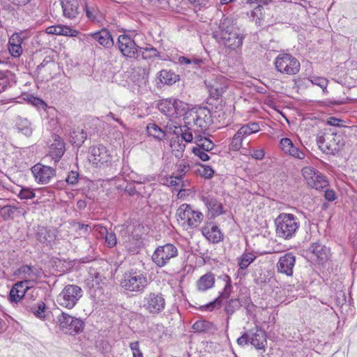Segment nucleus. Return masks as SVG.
Returning <instances> with one entry per match:
<instances>
[{"label": "nucleus", "instance_id": "nucleus-1", "mask_svg": "<svg viewBox=\"0 0 357 357\" xmlns=\"http://www.w3.org/2000/svg\"><path fill=\"white\" fill-rule=\"evenodd\" d=\"M345 142V135L342 132H321L317 137L319 149L326 154L335 155L344 147Z\"/></svg>", "mask_w": 357, "mask_h": 357}, {"label": "nucleus", "instance_id": "nucleus-2", "mask_svg": "<svg viewBox=\"0 0 357 357\" xmlns=\"http://www.w3.org/2000/svg\"><path fill=\"white\" fill-rule=\"evenodd\" d=\"M276 234L285 240L296 235L300 227L298 218L291 213H281L275 220Z\"/></svg>", "mask_w": 357, "mask_h": 357}, {"label": "nucleus", "instance_id": "nucleus-3", "mask_svg": "<svg viewBox=\"0 0 357 357\" xmlns=\"http://www.w3.org/2000/svg\"><path fill=\"white\" fill-rule=\"evenodd\" d=\"M183 120L186 126L205 131L211 121V112L206 107L192 109L185 113Z\"/></svg>", "mask_w": 357, "mask_h": 357}, {"label": "nucleus", "instance_id": "nucleus-4", "mask_svg": "<svg viewBox=\"0 0 357 357\" xmlns=\"http://www.w3.org/2000/svg\"><path fill=\"white\" fill-rule=\"evenodd\" d=\"M82 289L77 284H67L56 296V303L62 307L71 310L83 296Z\"/></svg>", "mask_w": 357, "mask_h": 357}, {"label": "nucleus", "instance_id": "nucleus-5", "mask_svg": "<svg viewBox=\"0 0 357 357\" xmlns=\"http://www.w3.org/2000/svg\"><path fill=\"white\" fill-rule=\"evenodd\" d=\"M148 284L146 276L136 270L126 271L121 282V287L129 291L141 293Z\"/></svg>", "mask_w": 357, "mask_h": 357}, {"label": "nucleus", "instance_id": "nucleus-6", "mask_svg": "<svg viewBox=\"0 0 357 357\" xmlns=\"http://www.w3.org/2000/svg\"><path fill=\"white\" fill-rule=\"evenodd\" d=\"M274 66L278 72L287 75L297 74L301 68L300 62L295 56L284 52L276 56Z\"/></svg>", "mask_w": 357, "mask_h": 357}, {"label": "nucleus", "instance_id": "nucleus-7", "mask_svg": "<svg viewBox=\"0 0 357 357\" xmlns=\"http://www.w3.org/2000/svg\"><path fill=\"white\" fill-rule=\"evenodd\" d=\"M176 215L183 225H187L191 228L197 227L204 218L201 212L192 210L187 204H183L178 207Z\"/></svg>", "mask_w": 357, "mask_h": 357}, {"label": "nucleus", "instance_id": "nucleus-8", "mask_svg": "<svg viewBox=\"0 0 357 357\" xmlns=\"http://www.w3.org/2000/svg\"><path fill=\"white\" fill-rule=\"evenodd\" d=\"M301 173L308 186L317 190H324L328 186V181L318 170L312 167H305Z\"/></svg>", "mask_w": 357, "mask_h": 357}, {"label": "nucleus", "instance_id": "nucleus-9", "mask_svg": "<svg viewBox=\"0 0 357 357\" xmlns=\"http://www.w3.org/2000/svg\"><path fill=\"white\" fill-rule=\"evenodd\" d=\"M135 228L133 226H127L121 230V237L119 243L122 244L125 248L130 253L138 252V249L142 245L141 238L138 234H134Z\"/></svg>", "mask_w": 357, "mask_h": 357}, {"label": "nucleus", "instance_id": "nucleus-10", "mask_svg": "<svg viewBox=\"0 0 357 357\" xmlns=\"http://www.w3.org/2000/svg\"><path fill=\"white\" fill-rule=\"evenodd\" d=\"M227 20H224L220 25L221 29L220 38L225 46L231 50L240 47L243 41V36L232 30V27L226 25Z\"/></svg>", "mask_w": 357, "mask_h": 357}, {"label": "nucleus", "instance_id": "nucleus-11", "mask_svg": "<svg viewBox=\"0 0 357 357\" xmlns=\"http://www.w3.org/2000/svg\"><path fill=\"white\" fill-rule=\"evenodd\" d=\"M58 321L60 327L70 335L80 333L84 327V323L82 319L72 317L65 312H62L58 317Z\"/></svg>", "mask_w": 357, "mask_h": 357}, {"label": "nucleus", "instance_id": "nucleus-12", "mask_svg": "<svg viewBox=\"0 0 357 357\" xmlns=\"http://www.w3.org/2000/svg\"><path fill=\"white\" fill-rule=\"evenodd\" d=\"M116 46L123 56L132 59L139 58L138 46L130 36L127 34L120 35L117 40Z\"/></svg>", "mask_w": 357, "mask_h": 357}, {"label": "nucleus", "instance_id": "nucleus-13", "mask_svg": "<svg viewBox=\"0 0 357 357\" xmlns=\"http://www.w3.org/2000/svg\"><path fill=\"white\" fill-rule=\"evenodd\" d=\"M210 96L214 99H218L225 92L228 87V79L223 75H218L211 79L205 80Z\"/></svg>", "mask_w": 357, "mask_h": 357}, {"label": "nucleus", "instance_id": "nucleus-14", "mask_svg": "<svg viewBox=\"0 0 357 357\" xmlns=\"http://www.w3.org/2000/svg\"><path fill=\"white\" fill-rule=\"evenodd\" d=\"M31 172L38 183H48L56 175L55 169L38 163L31 167Z\"/></svg>", "mask_w": 357, "mask_h": 357}, {"label": "nucleus", "instance_id": "nucleus-15", "mask_svg": "<svg viewBox=\"0 0 357 357\" xmlns=\"http://www.w3.org/2000/svg\"><path fill=\"white\" fill-rule=\"evenodd\" d=\"M226 284L224 287L223 291L220 295L215 298L214 301L209 303L202 306L200 308L202 310L213 311L215 308H219L221 306L223 299H227L231 295L232 291L231 280L229 276H225Z\"/></svg>", "mask_w": 357, "mask_h": 357}, {"label": "nucleus", "instance_id": "nucleus-16", "mask_svg": "<svg viewBox=\"0 0 357 357\" xmlns=\"http://www.w3.org/2000/svg\"><path fill=\"white\" fill-rule=\"evenodd\" d=\"M89 152L90 162L97 166L99 165L107 164L111 159L110 154L107 149L105 146L101 144L91 147Z\"/></svg>", "mask_w": 357, "mask_h": 357}, {"label": "nucleus", "instance_id": "nucleus-17", "mask_svg": "<svg viewBox=\"0 0 357 357\" xmlns=\"http://www.w3.org/2000/svg\"><path fill=\"white\" fill-rule=\"evenodd\" d=\"M29 289V281L16 282L11 288L9 294V301L12 303H20L24 306L26 293Z\"/></svg>", "mask_w": 357, "mask_h": 357}, {"label": "nucleus", "instance_id": "nucleus-18", "mask_svg": "<svg viewBox=\"0 0 357 357\" xmlns=\"http://www.w3.org/2000/svg\"><path fill=\"white\" fill-rule=\"evenodd\" d=\"M178 250L172 243L158 246V267L164 266L170 259L176 257Z\"/></svg>", "mask_w": 357, "mask_h": 357}, {"label": "nucleus", "instance_id": "nucleus-19", "mask_svg": "<svg viewBox=\"0 0 357 357\" xmlns=\"http://www.w3.org/2000/svg\"><path fill=\"white\" fill-rule=\"evenodd\" d=\"M295 262L296 257L291 252L287 253L284 256L280 257L277 264L278 272L287 276H291Z\"/></svg>", "mask_w": 357, "mask_h": 357}, {"label": "nucleus", "instance_id": "nucleus-20", "mask_svg": "<svg viewBox=\"0 0 357 357\" xmlns=\"http://www.w3.org/2000/svg\"><path fill=\"white\" fill-rule=\"evenodd\" d=\"M54 142L50 146L49 155L57 162L60 160L65 152V143L59 135H54Z\"/></svg>", "mask_w": 357, "mask_h": 357}, {"label": "nucleus", "instance_id": "nucleus-21", "mask_svg": "<svg viewBox=\"0 0 357 357\" xmlns=\"http://www.w3.org/2000/svg\"><path fill=\"white\" fill-rule=\"evenodd\" d=\"M61 5L63 16L69 19H75L80 13L79 2L78 0H61Z\"/></svg>", "mask_w": 357, "mask_h": 357}, {"label": "nucleus", "instance_id": "nucleus-22", "mask_svg": "<svg viewBox=\"0 0 357 357\" xmlns=\"http://www.w3.org/2000/svg\"><path fill=\"white\" fill-rule=\"evenodd\" d=\"M201 200L204 202L208 211L212 213L213 216H219L225 213L223 210L222 204L215 197L211 195H202Z\"/></svg>", "mask_w": 357, "mask_h": 357}, {"label": "nucleus", "instance_id": "nucleus-23", "mask_svg": "<svg viewBox=\"0 0 357 357\" xmlns=\"http://www.w3.org/2000/svg\"><path fill=\"white\" fill-rule=\"evenodd\" d=\"M18 272L21 277L24 279V281H29V284L40 278L43 273L40 269L29 265L22 266L19 268Z\"/></svg>", "mask_w": 357, "mask_h": 357}, {"label": "nucleus", "instance_id": "nucleus-24", "mask_svg": "<svg viewBox=\"0 0 357 357\" xmlns=\"http://www.w3.org/2000/svg\"><path fill=\"white\" fill-rule=\"evenodd\" d=\"M266 335L264 330L258 327L250 329V344L257 349H264Z\"/></svg>", "mask_w": 357, "mask_h": 357}, {"label": "nucleus", "instance_id": "nucleus-25", "mask_svg": "<svg viewBox=\"0 0 357 357\" xmlns=\"http://www.w3.org/2000/svg\"><path fill=\"white\" fill-rule=\"evenodd\" d=\"M87 19L91 22H99L101 18V13L97 6L92 1L88 0H80Z\"/></svg>", "mask_w": 357, "mask_h": 357}, {"label": "nucleus", "instance_id": "nucleus-26", "mask_svg": "<svg viewBox=\"0 0 357 357\" xmlns=\"http://www.w3.org/2000/svg\"><path fill=\"white\" fill-rule=\"evenodd\" d=\"M202 234L212 243H218L223 240V234L216 225L205 226L202 230Z\"/></svg>", "mask_w": 357, "mask_h": 357}, {"label": "nucleus", "instance_id": "nucleus-27", "mask_svg": "<svg viewBox=\"0 0 357 357\" xmlns=\"http://www.w3.org/2000/svg\"><path fill=\"white\" fill-rule=\"evenodd\" d=\"M21 33H13L8 41V51L12 56L18 58L22 53Z\"/></svg>", "mask_w": 357, "mask_h": 357}, {"label": "nucleus", "instance_id": "nucleus-28", "mask_svg": "<svg viewBox=\"0 0 357 357\" xmlns=\"http://www.w3.org/2000/svg\"><path fill=\"white\" fill-rule=\"evenodd\" d=\"M89 36L105 48H110L114 44L110 33L106 29L92 33Z\"/></svg>", "mask_w": 357, "mask_h": 357}, {"label": "nucleus", "instance_id": "nucleus-29", "mask_svg": "<svg viewBox=\"0 0 357 357\" xmlns=\"http://www.w3.org/2000/svg\"><path fill=\"white\" fill-rule=\"evenodd\" d=\"M35 235L38 241L46 244L50 243L56 237L54 230L44 226H38Z\"/></svg>", "mask_w": 357, "mask_h": 357}, {"label": "nucleus", "instance_id": "nucleus-30", "mask_svg": "<svg viewBox=\"0 0 357 357\" xmlns=\"http://www.w3.org/2000/svg\"><path fill=\"white\" fill-rule=\"evenodd\" d=\"M25 310L31 312L36 317L45 320L48 315L46 304L43 301H39L36 304L26 305Z\"/></svg>", "mask_w": 357, "mask_h": 357}, {"label": "nucleus", "instance_id": "nucleus-31", "mask_svg": "<svg viewBox=\"0 0 357 357\" xmlns=\"http://www.w3.org/2000/svg\"><path fill=\"white\" fill-rule=\"evenodd\" d=\"M192 329L196 333L214 334L218 328L215 324L207 320H198L192 325Z\"/></svg>", "mask_w": 357, "mask_h": 357}, {"label": "nucleus", "instance_id": "nucleus-32", "mask_svg": "<svg viewBox=\"0 0 357 357\" xmlns=\"http://www.w3.org/2000/svg\"><path fill=\"white\" fill-rule=\"evenodd\" d=\"M215 276L212 273H207L197 281V288L200 291H205L214 286Z\"/></svg>", "mask_w": 357, "mask_h": 357}, {"label": "nucleus", "instance_id": "nucleus-33", "mask_svg": "<svg viewBox=\"0 0 357 357\" xmlns=\"http://www.w3.org/2000/svg\"><path fill=\"white\" fill-rule=\"evenodd\" d=\"M160 183L163 185H172V186H181L180 192L181 191H190L191 188H190V183L189 180L187 179H181V181L174 180L172 177L169 178H162L160 176Z\"/></svg>", "mask_w": 357, "mask_h": 357}, {"label": "nucleus", "instance_id": "nucleus-34", "mask_svg": "<svg viewBox=\"0 0 357 357\" xmlns=\"http://www.w3.org/2000/svg\"><path fill=\"white\" fill-rule=\"evenodd\" d=\"M190 171L191 168L189 164L183 160L176 165V170L172 177L174 180L181 181V179L185 178V176H189Z\"/></svg>", "mask_w": 357, "mask_h": 357}, {"label": "nucleus", "instance_id": "nucleus-35", "mask_svg": "<svg viewBox=\"0 0 357 357\" xmlns=\"http://www.w3.org/2000/svg\"><path fill=\"white\" fill-rule=\"evenodd\" d=\"M21 213L20 208L13 205H6L0 208V216L4 221L12 220Z\"/></svg>", "mask_w": 357, "mask_h": 357}, {"label": "nucleus", "instance_id": "nucleus-36", "mask_svg": "<svg viewBox=\"0 0 357 357\" xmlns=\"http://www.w3.org/2000/svg\"><path fill=\"white\" fill-rule=\"evenodd\" d=\"M87 137L86 132L83 129H73L70 132V142L77 146H81Z\"/></svg>", "mask_w": 357, "mask_h": 357}, {"label": "nucleus", "instance_id": "nucleus-37", "mask_svg": "<svg viewBox=\"0 0 357 357\" xmlns=\"http://www.w3.org/2000/svg\"><path fill=\"white\" fill-rule=\"evenodd\" d=\"M312 252L317 258L318 260L324 261L326 260L328 257V248L318 243H313L309 248Z\"/></svg>", "mask_w": 357, "mask_h": 357}, {"label": "nucleus", "instance_id": "nucleus-38", "mask_svg": "<svg viewBox=\"0 0 357 357\" xmlns=\"http://www.w3.org/2000/svg\"><path fill=\"white\" fill-rule=\"evenodd\" d=\"M260 130V126L258 123L252 122L243 125L237 131L243 139L251 134L256 133Z\"/></svg>", "mask_w": 357, "mask_h": 357}, {"label": "nucleus", "instance_id": "nucleus-39", "mask_svg": "<svg viewBox=\"0 0 357 357\" xmlns=\"http://www.w3.org/2000/svg\"><path fill=\"white\" fill-rule=\"evenodd\" d=\"M172 103L173 107L172 112H174L173 117H178L182 115L185 116V113L188 112V104L178 100H172Z\"/></svg>", "mask_w": 357, "mask_h": 357}, {"label": "nucleus", "instance_id": "nucleus-40", "mask_svg": "<svg viewBox=\"0 0 357 357\" xmlns=\"http://www.w3.org/2000/svg\"><path fill=\"white\" fill-rule=\"evenodd\" d=\"M241 307V302L238 298H231L227 301L225 306V311L229 316L227 319V324H229V317Z\"/></svg>", "mask_w": 357, "mask_h": 357}, {"label": "nucleus", "instance_id": "nucleus-41", "mask_svg": "<svg viewBox=\"0 0 357 357\" xmlns=\"http://www.w3.org/2000/svg\"><path fill=\"white\" fill-rule=\"evenodd\" d=\"M159 78L161 83L167 85H172L177 80H178V75L171 71L161 70L160 73Z\"/></svg>", "mask_w": 357, "mask_h": 357}, {"label": "nucleus", "instance_id": "nucleus-42", "mask_svg": "<svg viewBox=\"0 0 357 357\" xmlns=\"http://www.w3.org/2000/svg\"><path fill=\"white\" fill-rule=\"evenodd\" d=\"M172 100L163 99L158 102V109L167 116H174Z\"/></svg>", "mask_w": 357, "mask_h": 357}, {"label": "nucleus", "instance_id": "nucleus-43", "mask_svg": "<svg viewBox=\"0 0 357 357\" xmlns=\"http://www.w3.org/2000/svg\"><path fill=\"white\" fill-rule=\"evenodd\" d=\"M17 130L26 136L32 134V128L30 122L26 119L19 118L16 123Z\"/></svg>", "mask_w": 357, "mask_h": 357}, {"label": "nucleus", "instance_id": "nucleus-44", "mask_svg": "<svg viewBox=\"0 0 357 357\" xmlns=\"http://www.w3.org/2000/svg\"><path fill=\"white\" fill-rule=\"evenodd\" d=\"M13 75L9 70H0V93L10 85Z\"/></svg>", "mask_w": 357, "mask_h": 357}, {"label": "nucleus", "instance_id": "nucleus-45", "mask_svg": "<svg viewBox=\"0 0 357 357\" xmlns=\"http://www.w3.org/2000/svg\"><path fill=\"white\" fill-rule=\"evenodd\" d=\"M256 259V256L251 252H244L239 258L238 265L241 269L244 270L248 267V266L254 261Z\"/></svg>", "mask_w": 357, "mask_h": 357}, {"label": "nucleus", "instance_id": "nucleus-46", "mask_svg": "<svg viewBox=\"0 0 357 357\" xmlns=\"http://www.w3.org/2000/svg\"><path fill=\"white\" fill-rule=\"evenodd\" d=\"M170 146L172 149V153L177 158L183 157L185 144L183 143L182 140L180 141L178 139H174L171 142Z\"/></svg>", "mask_w": 357, "mask_h": 357}, {"label": "nucleus", "instance_id": "nucleus-47", "mask_svg": "<svg viewBox=\"0 0 357 357\" xmlns=\"http://www.w3.org/2000/svg\"><path fill=\"white\" fill-rule=\"evenodd\" d=\"M139 57L141 56L143 59H149L156 55V49L151 45L146 47H138Z\"/></svg>", "mask_w": 357, "mask_h": 357}, {"label": "nucleus", "instance_id": "nucleus-48", "mask_svg": "<svg viewBox=\"0 0 357 357\" xmlns=\"http://www.w3.org/2000/svg\"><path fill=\"white\" fill-rule=\"evenodd\" d=\"M181 137L182 141L184 140L186 142H192L194 137L193 134L195 135V131L199 130L198 129H195L192 126H186V124L181 128Z\"/></svg>", "mask_w": 357, "mask_h": 357}, {"label": "nucleus", "instance_id": "nucleus-49", "mask_svg": "<svg viewBox=\"0 0 357 357\" xmlns=\"http://www.w3.org/2000/svg\"><path fill=\"white\" fill-rule=\"evenodd\" d=\"M143 306L150 312H155L156 307V296L154 293H151L144 298Z\"/></svg>", "mask_w": 357, "mask_h": 357}, {"label": "nucleus", "instance_id": "nucleus-50", "mask_svg": "<svg viewBox=\"0 0 357 357\" xmlns=\"http://www.w3.org/2000/svg\"><path fill=\"white\" fill-rule=\"evenodd\" d=\"M195 172L205 178H211L214 174V170L212 167L205 165H199Z\"/></svg>", "mask_w": 357, "mask_h": 357}, {"label": "nucleus", "instance_id": "nucleus-51", "mask_svg": "<svg viewBox=\"0 0 357 357\" xmlns=\"http://www.w3.org/2000/svg\"><path fill=\"white\" fill-rule=\"evenodd\" d=\"M38 295V291L36 289L32 288L29 285V289L26 293L25 299L24 301V307H26V305H32L31 301L36 300Z\"/></svg>", "mask_w": 357, "mask_h": 357}, {"label": "nucleus", "instance_id": "nucleus-52", "mask_svg": "<svg viewBox=\"0 0 357 357\" xmlns=\"http://www.w3.org/2000/svg\"><path fill=\"white\" fill-rule=\"evenodd\" d=\"M21 199H30L35 197V192L28 188H22L17 194Z\"/></svg>", "mask_w": 357, "mask_h": 357}, {"label": "nucleus", "instance_id": "nucleus-53", "mask_svg": "<svg viewBox=\"0 0 357 357\" xmlns=\"http://www.w3.org/2000/svg\"><path fill=\"white\" fill-rule=\"evenodd\" d=\"M240 302L241 307H243L248 314L252 313V312L255 310V305L252 302V300L250 296H248L242 299L241 301H240Z\"/></svg>", "mask_w": 357, "mask_h": 357}, {"label": "nucleus", "instance_id": "nucleus-54", "mask_svg": "<svg viewBox=\"0 0 357 357\" xmlns=\"http://www.w3.org/2000/svg\"><path fill=\"white\" fill-rule=\"evenodd\" d=\"M79 33L78 31L71 29L68 26L61 25L60 35L66 36H77Z\"/></svg>", "mask_w": 357, "mask_h": 357}, {"label": "nucleus", "instance_id": "nucleus-55", "mask_svg": "<svg viewBox=\"0 0 357 357\" xmlns=\"http://www.w3.org/2000/svg\"><path fill=\"white\" fill-rule=\"evenodd\" d=\"M280 147L282 150L285 153H288L289 151H291V148H293L294 146L291 142V140L289 138H282L280 140Z\"/></svg>", "mask_w": 357, "mask_h": 357}, {"label": "nucleus", "instance_id": "nucleus-56", "mask_svg": "<svg viewBox=\"0 0 357 357\" xmlns=\"http://www.w3.org/2000/svg\"><path fill=\"white\" fill-rule=\"evenodd\" d=\"M243 140V139L241 138V135H238L237 132L232 138L231 142V149L234 151L240 149V148L242 146Z\"/></svg>", "mask_w": 357, "mask_h": 357}, {"label": "nucleus", "instance_id": "nucleus-57", "mask_svg": "<svg viewBox=\"0 0 357 357\" xmlns=\"http://www.w3.org/2000/svg\"><path fill=\"white\" fill-rule=\"evenodd\" d=\"M105 236V243L109 248H112L116 245L117 239L114 232H107Z\"/></svg>", "mask_w": 357, "mask_h": 357}, {"label": "nucleus", "instance_id": "nucleus-58", "mask_svg": "<svg viewBox=\"0 0 357 357\" xmlns=\"http://www.w3.org/2000/svg\"><path fill=\"white\" fill-rule=\"evenodd\" d=\"M79 173L76 171H71L66 178V182L69 185H75L78 182Z\"/></svg>", "mask_w": 357, "mask_h": 357}, {"label": "nucleus", "instance_id": "nucleus-59", "mask_svg": "<svg viewBox=\"0 0 357 357\" xmlns=\"http://www.w3.org/2000/svg\"><path fill=\"white\" fill-rule=\"evenodd\" d=\"M328 82V79L321 77H314L312 79V83L313 84L320 86L323 89V91L326 89Z\"/></svg>", "mask_w": 357, "mask_h": 357}, {"label": "nucleus", "instance_id": "nucleus-60", "mask_svg": "<svg viewBox=\"0 0 357 357\" xmlns=\"http://www.w3.org/2000/svg\"><path fill=\"white\" fill-rule=\"evenodd\" d=\"M192 150L193 153L202 161H207L210 159L209 155L206 153L207 151L202 150L200 148H192Z\"/></svg>", "mask_w": 357, "mask_h": 357}, {"label": "nucleus", "instance_id": "nucleus-61", "mask_svg": "<svg viewBox=\"0 0 357 357\" xmlns=\"http://www.w3.org/2000/svg\"><path fill=\"white\" fill-rule=\"evenodd\" d=\"M130 348L132 351L133 357H143L142 353L139 349V342H133L130 344Z\"/></svg>", "mask_w": 357, "mask_h": 357}, {"label": "nucleus", "instance_id": "nucleus-62", "mask_svg": "<svg viewBox=\"0 0 357 357\" xmlns=\"http://www.w3.org/2000/svg\"><path fill=\"white\" fill-rule=\"evenodd\" d=\"M55 63L50 57H46L44 59L43 62L37 66V72L38 73H40L43 68L47 66L51 67L54 66Z\"/></svg>", "mask_w": 357, "mask_h": 357}, {"label": "nucleus", "instance_id": "nucleus-63", "mask_svg": "<svg viewBox=\"0 0 357 357\" xmlns=\"http://www.w3.org/2000/svg\"><path fill=\"white\" fill-rule=\"evenodd\" d=\"M205 131L202 130H197L195 131V136L194 137L195 142L197 144V146L195 148H200L202 149V144H203V139H205L206 137L203 136V134H204Z\"/></svg>", "mask_w": 357, "mask_h": 357}, {"label": "nucleus", "instance_id": "nucleus-64", "mask_svg": "<svg viewBox=\"0 0 357 357\" xmlns=\"http://www.w3.org/2000/svg\"><path fill=\"white\" fill-rule=\"evenodd\" d=\"M248 342H250V329L237 340V343L239 345H245Z\"/></svg>", "mask_w": 357, "mask_h": 357}]
</instances>
